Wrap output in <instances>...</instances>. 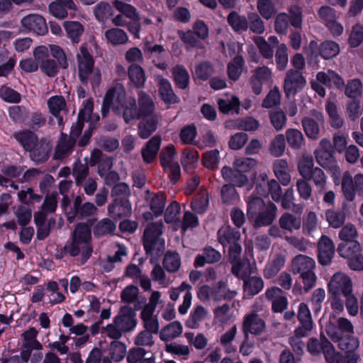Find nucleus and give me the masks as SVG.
I'll return each mask as SVG.
<instances>
[{
  "label": "nucleus",
  "instance_id": "37998d69",
  "mask_svg": "<svg viewBox=\"0 0 363 363\" xmlns=\"http://www.w3.org/2000/svg\"><path fill=\"white\" fill-rule=\"evenodd\" d=\"M162 265L169 273L178 272L181 267L179 255L176 252H167L162 261Z\"/></svg>",
  "mask_w": 363,
  "mask_h": 363
},
{
  "label": "nucleus",
  "instance_id": "603ef678",
  "mask_svg": "<svg viewBox=\"0 0 363 363\" xmlns=\"http://www.w3.org/2000/svg\"><path fill=\"white\" fill-rule=\"evenodd\" d=\"M146 199L149 200L150 208L155 216L163 213L166 204V198L163 194H154Z\"/></svg>",
  "mask_w": 363,
  "mask_h": 363
},
{
  "label": "nucleus",
  "instance_id": "a18cd8bd",
  "mask_svg": "<svg viewBox=\"0 0 363 363\" xmlns=\"http://www.w3.org/2000/svg\"><path fill=\"white\" fill-rule=\"evenodd\" d=\"M116 224L109 218H103L99 221L94 228V235L96 237H103L114 233Z\"/></svg>",
  "mask_w": 363,
  "mask_h": 363
},
{
  "label": "nucleus",
  "instance_id": "b1692460",
  "mask_svg": "<svg viewBox=\"0 0 363 363\" xmlns=\"http://www.w3.org/2000/svg\"><path fill=\"white\" fill-rule=\"evenodd\" d=\"M208 315V311L207 308L200 304L196 305L186 321V326L191 329L198 328L201 322L207 318Z\"/></svg>",
  "mask_w": 363,
  "mask_h": 363
},
{
  "label": "nucleus",
  "instance_id": "0e129e2a",
  "mask_svg": "<svg viewBox=\"0 0 363 363\" xmlns=\"http://www.w3.org/2000/svg\"><path fill=\"white\" fill-rule=\"evenodd\" d=\"M286 147L285 138L284 135H277L271 142L269 147V152L274 157H280L284 152Z\"/></svg>",
  "mask_w": 363,
  "mask_h": 363
},
{
  "label": "nucleus",
  "instance_id": "4c0bfd02",
  "mask_svg": "<svg viewBox=\"0 0 363 363\" xmlns=\"http://www.w3.org/2000/svg\"><path fill=\"white\" fill-rule=\"evenodd\" d=\"M245 66V60L243 57L238 55L232 60H230L227 66V73L230 79L237 81L242 72Z\"/></svg>",
  "mask_w": 363,
  "mask_h": 363
},
{
  "label": "nucleus",
  "instance_id": "4be33fe9",
  "mask_svg": "<svg viewBox=\"0 0 363 363\" xmlns=\"http://www.w3.org/2000/svg\"><path fill=\"white\" fill-rule=\"evenodd\" d=\"M159 87V92L165 103L175 104L178 102V97L174 94L169 81L162 76L156 77Z\"/></svg>",
  "mask_w": 363,
  "mask_h": 363
},
{
  "label": "nucleus",
  "instance_id": "2f4dec72",
  "mask_svg": "<svg viewBox=\"0 0 363 363\" xmlns=\"http://www.w3.org/2000/svg\"><path fill=\"white\" fill-rule=\"evenodd\" d=\"M63 27L67 36L73 43H78L80 41V37L84 33L83 25L78 21H65Z\"/></svg>",
  "mask_w": 363,
  "mask_h": 363
},
{
  "label": "nucleus",
  "instance_id": "423d86ee",
  "mask_svg": "<svg viewBox=\"0 0 363 363\" xmlns=\"http://www.w3.org/2000/svg\"><path fill=\"white\" fill-rule=\"evenodd\" d=\"M163 223L152 222L145 228L143 233V245L147 254L159 256L164 250V240L161 238Z\"/></svg>",
  "mask_w": 363,
  "mask_h": 363
},
{
  "label": "nucleus",
  "instance_id": "49530a36",
  "mask_svg": "<svg viewBox=\"0 0 363 363\" xmlns=\"http://www.w3.org/2000/svg\"><path fill=\"white\" fill-rule=\"evenodd\" d=\"M343 89L348 98L357 99L362 95L363 84L360 79H353L347 81Z\"/></svg>",
  "mask_w": 363,
  "mask_h": 363
},
{
  "label": "nucleus",
  "instance_id": "4468645a",
  "mask_svg": "<svg viewBox=\"0 0 363 363\" xmlns=\"http://www.w3.org/2000/svg\"><path fill=\"white\" fill-rule=\"evenodd\" d=\"M318 258L320 264L324 266L329 265L335 255V244L332 239L323 235L318 241Z\"/></svg>",
  "mask_w": 363,
  "mask_h": 363
},
{
  "label": "nucleus",
  "instance_id": "c756f323",
  "mask_svg": "<svg viewBox=\"0 0 363 363\" xmlns=\"http://www.w3.org/2000/svg\"><path fill=\"white\" fill-rule=\"evenodd\" d=\"M240 238V232L230 226H223L218 232V241L223 247L236 242Z\"/></svg>",
  "mask_w": 363,
  "mask_h": 363
},
{
  "label": "nucleus",
  "instance_id": "6e6d98bb",
  "mask_svg": "<svg viewBox=\"0 0 363 363\" xmlns=\"http://www.w3.org/2000/svg\"><path fill=\"white\" fill-rule=\"evenodd\" d=\"M319 52L324 59H331L338 55L340 47L337 43L327 40L320 44Z\"/></svg>",
  "mask_w": 363,
  "mask_h": 363
},
{
  "label": "nucleus",
  "instance_id": "774afa93",
  "mask_svg": "<svg viewBox=\"0 0 363 363\" xmlns=\"http://www.w3.org/2000/svg\"><path fill=\"white\" fill-rule=\"evenodd\" d=\"M363 41V26L359 23L354 25L348 39L352 48L358 47Z\"/></svg>",
  "mask_w": 363,
  "mask_h": 363
},
{
  "label": "nucleus",
  "instance_id": "79ce46f5",
  "mask_svg": "<svg viewBox=\"0 0 363 363\" xmlns=\"http://www.w3.org/2000/svg\"><path fill=\"white\" fill-rule=\"evenodd\" d=\"M182 324L179 321H174L161 330L160 337L163 341H169L179 337L182 334Z\"/></svg>",
  "mask_w": 363,
  "mask_h": 363
},
{
  "label": "nucleus",
  "instance_id": "4d7b16f0",
  "mask_svg": "<svg viewBox=\"0 0 363 363\" xmlns=\"http://www.w3.org/2000/svg\"><path fill=\"white\" fill-rule=\"evenodd\" d=\"M177 152L173 145H168L163 148L160 154V164L163 169H167L177 162L174 161Z\"/></svg>",
  "mask_w": 363,
  "mask_h": 363
},
{
  "label": "nucleus",
  "instance_id": "de8ad7c7",
  "mask_svg": "<svg viewBox=\"0 0 363 363\" xmlns=\"http://www.w3.org/2000/svg\"><path fill=\"white\" fill-rule=\"evenodd\" d=\"M174 81L177 86L182 89H185L189 84V74L182 65H177L172 70Z\"/></svg>",
  "mask_w": 363,
  "mask_h": 363
},
{
  "label": "nucleus",
  "instance_id": "dca6fc26",
  "mask_svg": "<svg viewBox=\"0 0 363 363\" xmlns=\"http://www.w3.org/2000/svg\"><path fill=\"white\" fill-rule=\"evenodd\" d=\"M23 28L27 30L33 31L38 35H45L48 32L45 20L38 14H29L21 21Z\"/></svg>",
  "mask_w": 363,
  "mask_h": 363
},
{
  "label": "nucleus",
  "instance_id": "3c124183",
  "mask_svg": "<svg viewBox=\"0 0 363 363\" xmlns=\"http://www.w3.org/2000/svg\"><path fill=\"white\" fill-rule=\"evenodd\" d=\"M208 206V194L206 189L200 191L197 197L191 201V207L196 213H203Z\"/></svg>",
  "mask_w": 363,
  "mask_h": 363
},
{
  "label": "nucleus",
  "instance_id": "c03bdc74",
  "mask_svg": "<svg viewBox=\"0 0 363 363\" xmlns=\"http://www.w3.org/2000/svg\"><path fill=\"white\" fill-rule=\"evenodd\" d=\"M50 150L49 143L41 140L30 152L31 159L36 162H42L48 158V153Z\"/></svg>",
  "mask_w": 363,
  "mask_h": 363
},
{
  "label": "nucleus",
  "instance_id": "ea45409f",
  "mask_svg": "<svg viewBox=\"0 0 363 363\" xmlns=\"http://www.w3.org/2000/svg\"><path fill=\"white\" fill-rule=\"evenodd\" d=\"M325 218L329 226L339 228L345 223L346 215L343 210L328 209L325 212Z\"/></svg>",
  "mask_w": 363,
  "mask_h": 363
},
{
  "label": "nucleus",
  "instance_id": "e433bc0d",
  "mask_svg": "<svg viewBox=\"0 0 363 363\" xmlns=\"http://www.w3.org/2000/svg\"><path fill=\"white\" fill-rule=\"evenodd\" d=\"M285 264V258L280 255H275L266 264L264 269V276L267 279L274 277Z\"/></svg>",
  "mask_w": 363,
  "mask_h": 363
},
{
  "label": "nucleus",
  "instance_id": "e2e57ef3",
  "mask_svg": "<svg viewBox=\"0 0 363 363\" xmlns=\"http://www.w3.org/2000/svg\"><path fill=\"white\" fill-rule=\"evenodd\" d=\"M113 4L116 9L125 15L127 18L133 21L140 20L137 9L132 5L118 0L115 1Z\"/></svg>",
  "mask_w": 363,
  "mask_h": 363
},
{
  "label": "nucleus",
  "instance_id": "20e7f679",
  "mask_svg": "<svg viewBox=\"0 0 363 363\" xmlns=\"http://www.w3.org/2000/svg\"><path fill=\"white\" fill-rule=\"evenodd\" d=\"M77 72L80 82L87 84L90 81L93 86L101 81V74L94 69V60L86 45H82L77 53Z\"/></svg>",
  "mask_w": 363,
  "mask_h": 363
},
{
  "label": "nucleus",
  "instance_id": "7ed1b4c3",
  "mask_svg": "<svg viewBox=\"0 0 363 363\" xmlns=\"http://www.w3.org/2000/svg\"><path fill=\"white\" fill-rule=\"evenodd\" d=\"M256 164L257 161L252 158H236L233 163V167L224 166L222 168V177L225 181L231 182L238 187H242L249 182L246 173L250 172Z\"/></svg>",
  "mask_w": 363,
  "mask_h": 363
},
{
  "label": "nucleus",
  "instance_id": "5701e85b",
  "mask_svg": "<svg viewBox=\"0 0 363 363\" xmlns=\"http://www.w3.org/2000/svg\"><path fill=\"white\" fill-rule=\"evenodd\" d=\"M74 138H68L67 135H62V137L56 146L54 158L62 160L68 157L72 152L75 145Z\"/></svg>",
  "mask_w": 363,
  "mask_h": 363
},
{
  "label": "nucleus",
  "instance_id": "5fc2aeb1",
  "mask_svg": "<svg viewBox=\"0 0 363 363\" xmlns=\"http://www.w3.org/2000/svg\"><path fill=\"white\" fill-rule=\"evenodd\" d=\"M235 186L232 184H225L221 189V198L223 203L232 205L240 200L238 193L235 189Z\"/></svg>",
  "mask_w": 363,
  "mask_h": 363
},
{
  "label": "nucleus",
  "instance_id": "473e14b6",
  "mask_svg": "<svg viewBox=\"0 0 363 363\" xmlns=\"http://www.w3.org/2000/svg\"><path fill=\"white\" fill-rule=\"evenodd\" d=\"M139 295V289L138 286L134 285H128L127 286L121 294V298L123 302L126 303H134L135 309L138 310L141 307V303H143L145 301L143 298V301L140 303L138 301Z\"/></svg>",
  "mask_w": 363,
  "mask_h": 363
},
{
  "label": "nucleus",
  "instance_id": "0eeeda50",
  "mask_svg": "<svg viewBox=\"0 0 363 363\" xmlns=\"http://www.w3.org/2000/svg\"><path fill=\"white\" fill-rule=\"evenodd\" d=\"M315 261L306 255H296V272L300 274V279L303 286V289L308 292L315 284L316 277L313 272Z\"/></svg>",
  "mask_w": 363,
  "mask_h": 363
},
{
  "label": "nucleus",
  "instance_id": "f257e3e1",
  "mask_svg": "<svg viewBox=\"0 0 363 363\" xmlns=\"http://www.w3.org/2000/svg\"><path fill=\"white\" fill-rule=\"evenodd\" d=\"M139 108L134 97H126L123 84H116L106 92L101 107L102 116L105 117L110 108L119 116H122L126 123L140 117L152 116L155 104L152 98L143 91L138 95Z\"/></svg>",
  "mask_w": 363,
  "mask_h": 363
},
{
  "label": "nucleus",
  "instance_id": "a878e982",
  "mask_svg": "<svg viewBox=\"0 0 363 363\" xmlns=\"http://www.w3.org/2000/svg\"><path fill=\"white\" fill-rule=\"evenodd\" d=\"M221 259V254L212 247H206L201 254L196 257L194 265L196 267H203L205 264L218 262Z\"/></svg>",
  "mask_w": 363,
  "mask_h": 363
},
{
  "label": "nucleus",
  "instance_id": "8fccbe9b",
  "mask_svg": "<svg viewBox=\"0 0 363 363\" xmlns=\"http://www.w3.org/2000/svg\"><path fill=\"white\" fill-rule=\"evenodd\" d=\"M266 205L261 197L256 196H250L247 201V215L248 218L254 219L261 211L266 208Z\"/></svg>",
  "mask_w": 363,
  "mask_h": 363
},
{
  "label": "nucleus",
  "instance_id": "2eb2a0df",
  "mask_svg": "<svg viewBox=\"0 0 363 363\" xmlns=\"http://www.w3.org/2000/svg\"><path fill=\"white\" fill-rule=\"evenodd\" d=\"M298 319L300 325L296 328V337L308 336L313 328V323L310 310L303 303L299 305Z\"/></svg>",
  "mask_w": 363,
  "mask_h": 363
},
{
  "label": "nucleus",
  "instance_id": "9b49d317",
  "mask_svg": "<svg viewBox=\"0 0 363 363\" xmlns=\"http://www.w3.org/2000/svg\"><path fill=\"white\" fill-rule=\"evenodd\" d=\"M342 191L348 201H352L355 198V191L363 189V175H355L354 180L351 174L346 171L343 173L341 182Z\"/></svg>",
  "mask_w": 363,
  "mask_h": 363
},
{
  "label": "nucleus",
  "instance_id": "338daca9",
  "mask_svg": "<svg viewBox=\"0 0 363 363\" xmlns=\"http://www.w3.org/2000/svg\"><path fill=\"white\" fill-rule=\"evenodd\" d=\"M311 175V179L313 182L317 191L320 194H322L326 190L327 176L319 167H315Z\"/></svg>",
  "mask_w": 363,
  "mask_h": 363
},
{
  "label": "nucleus",
  "instance_id": "a211bd4d",
  "mask_svg": "<svg viewBox=\"0 0 363 363\" xmlns=\"http://www.w3.org/2000/svg\"><path fill=\"white\" fill-rule=\"evenodd\" d=\"M49 112L56 118L57 123L61 125L63 123L62 113L67 112V104L62 96H53L47 101Z\"/></svg>",
  "mask_w": 363,
  "mask_h": 363
},
{
  "label": "nucleus",
  "instance_id": "09e8293b",
  "mask_svg": "<svg viewBox=\"0 0 363 363\" xmlns=\"http://www.w3.org/2000/svg\"><path fill=\"white\" fill-rule=\"evenodd\" d=\"M313 166L314 162L313 157L310 155H303L298 165L299 174L303 179L311 180V174L315 169Z\"/></svg>",
  "mask_w": 363,
  "mask_h": 363
},
{
  "label": "nucleus",
  "instance_id": "c9c22d12",
  "mask_svg": "<svg viewBox=\"0 0 363 363\" xmlns=\"http://www.w3.org/2000/svg\"><path fill=\"white\" fill-rule=\"evenodd\" d=\"M106 40L113 45H124L128 41L127 33L121 28H112L104 32Z\"/></svg>",
  "mask_w": 363,
  "mask_h": 363
},
{
  "label": "nucleus",
  "instance_id": "f3484780",
  "mask_svg": "<svg viewBox=\"0 0 363 363\" xmlns=\"http://www.w3.org/2000/svg\"><path fill=\"white\" fill-rule=\"evenodd\" d=\"M313 116L318 121L311 118H304L302 120V125L306 135L312 140H317L320 133L318 123L322 124L324 123V116L322 113L317 111H313Z\"/></svg>",
  "mask_w": 363,
  "mask_h": 363
},
{
  "label": "nucleus",
  "instance_id": "13d9d810",
  "mask_svg": "<svg viewBox=\"0 0 363 363\" xmlns=\"http://www.w3.org/2000/svg\"><path fill=\"white\" fill-rule=\"evenodd\" d=\"M264 287L262 279L257 277H252L244 281V290L251 296L257 294Z\"/></svg>",
  "mask_w": 363,
  "mask_h": 363
},
{
  "label": "nucleus",
  "instance_id": "6e6552de",
  "mask_svg": "<svg viewBox=\"0 0 363 363\" xmlns=\"http://www.w3.org/2000/svg\"><path fill=\"white\" fill-rule=\"evenodd\" d=\"M264 310L262 305L255 303L250 313L246 314L243 318L242 330L246 338L249 334L259 335L265 329V322L260 318L257 313Z\"/></svg>",
  "mask_w": 363,
  "mask_h": 363
},
{
  "label": "nucleus",
  "instance_id": "f704fd0d",
  "mask_svg": "<svg viewBox=\"0 0 363 363\" xmlns=\"http://www.w3.org/2000/svg\"><path fill=\"white\" fill-rule=\"evenodd\" d=\"M237 294L235 291L228 289L224 281H219L213 288L212 298L214 301L218 302L223 300H231Z\"/></svg>",
  "mask_w": 363,
  "mask_h": 363
},
{
  "label": "nucleus",
  "instance_id": "a19ab883",
  "mask_svg": "<svg viewBox=\"0 0 363 363\" xmlns=\"http://www.w3.org/2000/svg\"><path fill=\"white\" fill-rule=\"evenodd\" d=\"M334 152L314 151L317 162L323 168L336 170L337 161L333 155Z\"/></svg>",
  "mask_w": 363,
  "mask_h": 363
},
{
  "label": "nucleus",
  "instance_id": "cd10ccee",
  "mask_svg": "<svg viewBox=\"0 0 363 363\" xmlns=\"http://www.w3.org/2000/svg\"><path fill=\"white\" fill-rule=\"evenodd\" d=\"M159 119L157 115L143 119L138 124V135L143 139L149 138L156 130Z\"/></svg>",
  "mask_w": 363,
  "mask_h": 363
},
{
  "label": "nucleus",
  "instance_id": "680f3d73",
  "mask_svg": "<svg viewBox=\"0 0 363 363\" xmlns=\"http://www.w3.org/2000/svg\"><path fill=\"white\" fill-rule=\"evenodd\" d=\"M257 6L260 15L267 20L270 19L276 13V9L272 0H258Z\"/></svg>",
  "mask_w": 363,
  "mask_h": 363
},
{
  "label": "nucleus",
  "instance_id": "412c9836",
  "mask_svg": "<svg viewBox=\"0 0 363 363\" xmlns=\"http://www.w3.org/2000/svg\"><path fill=\"white\" fill-rule=\"evenodd\" d=\"M127 352L126 345L120 341H113L110 344L109 355L104 357L102 363H118L121 361Z\"/></svg>",
  "mask_w": 363,
  "mask_h": 363
},
{
  "label": "nucleus",
  "instance_id": "052dcab7",
  "mask_svg": "<svg viewBox=\"0 0 363 363\" xmlns=\"http://www.w3.org/2000/svg\"><path fill=\"white\" fill-rule=\"evenodd\" d=\"M72 174L74 177L76 184L80 186L88 177L89 168L86 164L77 161L74 164Z\"/></svg>",
  "mask_w": 363,
  "mask_h": 363
},
{
  "label": "nucleus",
  "instance_id": "69168bd1",
  "mask_svg": "<svg viewBox=\"0 0 363 363\" xmlns=\"http://www.w3.org/2000/svg\"><path fill=\"white\" fill-rule=\"evenodd\" d=\"M357 237V230L356 227L351 223L343 226L338 233V238L343 241V242L357 241L356 240Z\"/></svg>",
  "mask_w": 363,
  "mask_h": 363
},
{
  "label": "nucleus",
  "instance_id": "6ab92c4d",
  "mask_svg": "<svg viewBox=\"0 0 363 363\" xmlns=\"http://www.w3.org/2000/svg\"><path fill=\"white\" fill-rule=\"evenodd\" d=\"M48 9L53 16L64 19L68 16L67 9L77 11V6L73 0H54L49 4Z\"/></svg>",
  "mask_w": 363,
  "mask_h": 363
},
{
  "label": "nucleus",
  "instance_id": "aec40b11",
  "mask_svg": "<svg viewBox=\"0 0 363 363\" xmlns=\"http://www.w3.org/2000/svg\"><path fill=\"white\" fill-rule=\"evenodd\" d=\"M316 79L328 87L334 86L338 90H343L345 84L343 78L331 69H328L327 72H318Z\"/></svg>",
  "mask_w": 363,
  "mask_h": 363
},
{
  "label": "nucleus",
  "instance_id": "7c9ffc66",
  "mask_svg": "<svg viewBox=\"0 0 363 363\" xmlns=\"http://www.w3.org/2000/svg\"><path fill=\"white\" fill-rule=\"evenodd\" d=\"M337 252L340 257L348 261L362 252V247L358 241L341 242L337 245Z\"/></svg>",
  "mask_w": 363,
  "mask_h": 363
},
{
  "label": "nucleus",
  "instance_id": "393cba45",
  "mask_svg": "<svg viewBox=\"0 0 363 363\" xmlns=\"http://www.w3.org/2000/svg\"><path fill=\"white\" fill-rule=\"evenodd\" d=\"M276 206L269 203L267 206L256 215L252 219L255 222V226L257 228L270 225L276 216Z\"/></svg>",
  "mask_w": 363,
  "mask_h": 363
},
{
  "label": "nucleus",
  "instance_id": "bf43d9fd",
  "mask_svg": "<svg viewBox=\"0 0 363 363\" xmlns=\"http://www.w3.org/2000/svg\"><path fill=\"white\" fill-rule=\"evenodd\" d=\"M321 352H323L328 363H334L336 361L337 353L332 343L323 335H320Z\"/></svg>",
  "mask_w": 363,
  "mask_h": 363
},
{
  "label": "nucleus",
  "instance_id": "1a4fd4ad",
  "mask_svg": "<svg viewBox=\"0 0 363 363\" xmlns=\"http://www.w3.org/2000/svg\"><path fill=\"white\" fill-rule=\"evenodd\" d=\"M330 296H343L352 292V282L347 274L342 272L335 273L328 284Z\"/></svg>",
  "mask_w": 363,
  "mask_h": 363
},
{
  "label": "nucleus",
  "instance_id": "72a5a7b5",
  "mask_svg": "<svg viewBox=\"0 0 363 363\" xmlns=\"http://www.w3.org/2000/svg\"><path fill=\"white\" fill-rule=\"evenodd\" d=\"M13 136L22 145L24 149L29 152L38 145L39 141L36 135L30 130L16 133Z\"/></svg>",
  "mask_w": 363,
  "mask_h": 363
},
{
  "label": "nucleus",
  "instance_id": "9d476101",
  "mask_svg": "<svg viewBox=\"0 0 363 363\" xmlns=\"http://www.w3.org/2000/svg\"><path fill=\"white\" fill-rule=\"evenodd\" d=\"M82 196H77L74 198L72 208L67 214L69 223H72L76 218H85L95 215L97 212V208L94 203L90 202L82 203Z\"/></svg>",
  "mask_w": 363,
  "mask_h": 363
},
{
  "label": "nucleus",
  "instance_id": "ddd939ff",
  "mask_svg": "<svg viewBox=\"0 0 363 363\" xmlns=\"http://www.w3.org/2000/svg\"><path fill=\"white\" fill-rule=\"evenodd\" d=\"M38 332L35 328H29L24 331L21 336L23 342L21 345V354H23L25 358L29 357L33 350H42L43 345L37 340Z\"/></svg>",
  "mask_w": 363,
  "mask_h": 363
},
{
  "label": "nucleus",
  "instance_id": "c85d7f7f",
  "mask_svg": "<svg viewBox=\"0 0 363 363\" xmlns=\"http://www.w3.org/2000/svg\"><path fill=\"white\" fill-rule=\"evenodd\" d=\"M161 143L160 137L156 135L152 138L142 150V157L146 163H150L156 158Z\"/></svg>",
  "mask_w": 363,
  "mask_h": 363
},
{
  "label": "nucleus",
  "instance_id": "39448f33",
  "mask_svg": "<svg viewBox=\"0 0 363 363\" xmlns=\"http://www.w3.org/2000/svg\"><path fill=\"white\" fill-rule=\"evenodd\" d=\"M90 240L91 230L89 227L84 223L78 224L72 233V240L69 244L65 246V251L72 257L82 254L83 259L86 260L91 254V248L89 245Z\"/></svg>",
  "mask_w": 363,
  "mask_h": 363
},
{
  "label": "nucleus",
  "instance_id": "bb28decb",
  "mask_svg": "<svg viewBox=\"0 0 363 363\" xmlns=\"http://www.w3.org/2000/svg\"><path fill=\"white\" fill-rule=\"evenodd\" d=\"M131 205L128 200L116 199L115 201L108 206V213L113 218H122L128 216L131 213Z\"/></svg>",
  "mask_w": 363,
  "mask_h": 363
},
{
  "label": "nucleus",
  "instance_id": "f03ea898",
  "mask_svg": "<svg viewBox=\"0 0 363 363\" xmlns=\"http://www.w3.org/2000/svg\"><path fill=\"white\" fill-rule=\"evenodd\" d=\"M135 316L132 308L123 306L113 318V323L102 328V333L111 339L119 340L123 333H130L135 328L138 323Z\"/></svg>",
  "mask_w": 363,
  "mask_h": 363
},
{
  "label": "nucleus",
  "instance_id": "864d4df0",
  "mask_svg": "<svg viewBox=\"0 0 363 363\" xmlns=\"http://www.w3.org/2000/svg\"><path fill=\"white\" fill-rule=\"evenodd\" d=\"M94 14L99 21L103 22L113 16V10L108 3L101 1L94 8Z\"/></svg>",
  "mask_w": 363,
  "mask_h": 363
},
{
  "label": "nucleus",
  "instance_id": "f8f14e48",
  "mask_svg": "<svg viewBox=\"0 0 363 363\" xmlns=\"http://www.w3.org/2000/svg\"><path fill=\"white\" fill-rule=\"evenodd\" d=\"M191 289V285L182 282L178 287L172 288L169 290V298L173 301H176L179 298L181 292H184L182 303L178 308V311L181 315L186 314L191 306L193 298Z\"/></svg>",
  "mask_w": 363,
  "mask_h": 363
},
{
  "label": "nucleus",
  "instance_id": "58836bf2",
  "mask_svg": "<svg viewBox=\"0 0 363 363\" xmlns=\"http://www.w3.org/2000/svg\"><path fill=\"white\" fill-rule=\"evenodd\" d=\"M130 82L137 88L143 87L146 81L144 69L138 65L133 64L128 69Z\"/></svg>",
  "mask_w": 363,
  "mask_h": 363
}]
</instances>
